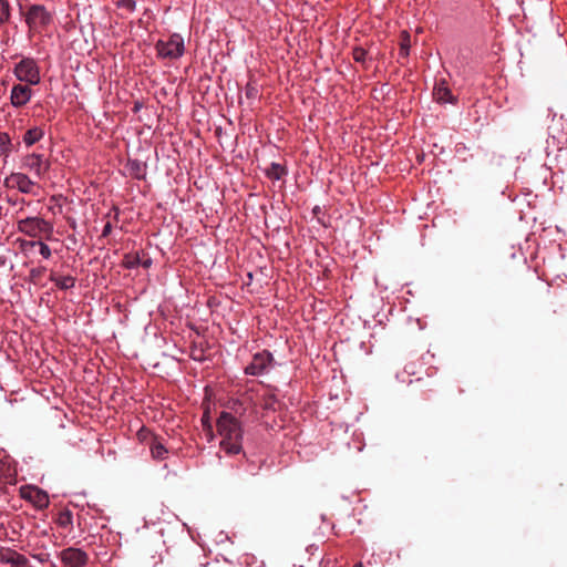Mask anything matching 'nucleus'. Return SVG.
<instances>
[{
  "instance_id": "1",
  "label": "nucleus",
  "mask_w": 567,
  "mask_h": 567,
  "mask_svg": "<svg viewBox=\"0 0 567 567\" xmlns=\"http://www.w3.org/2000/svg\"><path fill=\"white\" fill-rule=\"evenodd\" d=\"M217 430L220 435V449L229 455L240 453L243 431L230 413H221L217 421Z\"/></svg>"
},
{
  "instance_id": "2",
  "label": "nucleus",
  "mask_w": 567,
  "mask_h": 567,
  "mask_svg": "<svg viewBox=\"0 0 567 567\" xmlns=\"http://www.w3.org/2000/svg\"><path fill=\"white\" fill-rule=\"evenodd\" d=\"M17 229L29 237H44L51 239L53 236V225L44 218L34 216L25 217L17 221Z\"/></svg>"
},
{
  "instance_id": "3",
  "label": "nucleus",
  "mask_w": 567,
  "mask_h": 567,
  "mask_svg": "<svg viewBox=\"0 0 567 567\" xmlns=\"http://www.w3.org/2000/svg\"><path fill=\"white\" fill-rule=\"evenodd\" d=\"M53 21V14L43 4H32L25 13V23L31 32H41Z\"/></svg>"
},
{
  "instance_id": "4",
  "label": "nucleus",
  "mask_w": 567,
  "mask_h": 567,
  "mask_svg": "<svg viewBox=\"0 0 567 567\" xmlns=\"http://www.w3.org/2000/svg\"><path fill=\"white\" fill-rule=\"evenodd\" d=\"M13 74L20 82L29 85H38L41 81L40 68L32 58H23L17 63Z\"/></svg>"
},
{
  "instance_id": "5",
  "label": "nucleus",
  "mask_w": 567,
  "mask_h": 567,
  "mask_svg": "<svg viewBox=\"0 0 567 567\" xmlns=\"http://www.w3.org/2000/svg\"><path fill=\"white\" fill-rule=\"evenodd\" d=\"M21 168L32 172L37 178L42 179L50 169V162L42 154L30 153L21 158Z\"/></svg>"
},
{
  "instance_id": "6",
  "label": "nucleus",
  "mask_w": 567,
  "mask_h": 567,
  "mask_svg": "<svg viewBox=\"0 0 567 567\" xmlns=\"http://www.w3.org/2000/svg\"><path fill=\"white\" fill-rule=\"evenodd\" d=\"M4 185L8 188H17L23 194H35V182L24 173H11L4 178Z\"/></svg>"
},
{
  "instance_id": "7",
  "label": "nucleus",
  "mask_w": 567,
  "mask_h": 567,
  "mask_svg": "<svg viewBox=\"0 0 567 567\" xmlns=\"http://www.w3.org/2000/svg\"><path fill=\"white\" fill-rule=\"evenodd\" d=\"M59 557L65 567H84L89 561L87 554L81 548L68 547L60 551Z\"/></svg>"
},
{
  "instance_id": "8",
  "label": "nucleus",
  "mask_w": 567,
  "mask_h": 567,
  "mask_svg": "<svg viewBox=\"0 0 567 567\" xmlns=\"http://www.w3.org/2000/svg\"><path fill=\"white\" fill-rule=\"evenodd\" d=\"M272 363L270 352H258L252 357L251 362L245 368V372L250 375H261L266 373Z\"/></svg>"
},
{
  "instance_id": "9",
  "label": "nucleus",
  "mask_w": 567,
  "mask_h": 567,
  "mask_svg": "<svg viewBox=\"0 0 567 567\" xmlns=\"http://www.w3.org/2000/svg\"><path fill=\"white\" fill-rule=\"evenodd\" d=\"M29 84H14L11 89L10 101L14 107L24 106L32 97Z\"/></svg>"
},
{
  "instance_id": "10",
  "label": "nucleus",
  "mask_w": 567,
  "mask_h": 567,
  "mask_svg": "<svg viewBox=\"0 0 567 567\" xmlns=\"http://www.w3.org/2000/svg\"><path fill=\"white\" fill-rule=\"evenodd\" d=\"M21 495L24 499L31 502L38 508H45L49 505L48 494L35 486H30L21 491Z\"/></svg>"
},
{
  "instance_id": "11",
  "label": "nucleus",
  "mask_w": 567,
  "mask_h": 567,
  "mask_svg": "<svg viewBox=\"0 0 567 567\" xmlns=\"http://www.w3.org/2000/svg\"><path fill=\"white\" fill-rule=\"evenodd\" d=\"M433 96L435 101L440 103H454L455 101V97L453 96L451 90L449 89L444 80L435 84L433 90Z\"/></svg>"
},
{
  "instance_id": "12",
  "label": "nucleus",
  "mask_w": 567,
  "mask_h": 567,
  "mask_svg": "<svg viewBox=\"0 0 567 567\" xmlns=\"http://www.w3.org/2000/svg\"><path fill=\"white\" fill-rule=\"evenodd\" d=\"M43 136H44V130L40 126H34L32 128H29L24 133L22 141L25 144V146L30 147L33 144H35L37 142H39L40 140H42Z\"/></svg>"
},
{
  "instance_id": "13",
  "label": "nucleus",
  "mask_w": 567,
  "mask_h": 567,
  "mask_svg": "<svg viewBox=\"0 0 567 567\" xmlns=\"http://www.w3.org/2000/svg\"><path fill=\"white\" fill-rule=\"evenodd\" d=\"M128 174L134 178H142L145 173V165L136 159H130L126 164Z\"/></svg>"
},
{
  "instance_id": "14",
  "label": "nucleus",
  "mask_w": 567,
  "mask_h": 567,
  "mask_svg": "<svg viewBox=\"0 0 567 567\" xmlns=\"http://www.w3.org/2000/svg\"><path fill=\"white\" fill-rule=\"evenodd\" d=\"M50 280L53 281L55 286L62 290L73 288L75 285V278L72 276L56 277L55 275H51Z\"/></svg>"
},
{
  "instance_id": "15",
  "label": "nucleus",
  "mask_w": 567,
  "mask_h": 567,
  "mask_svg": "<svg viewBox=\"0 0 567 567\" xmlns=\"http://www.w3.org/2000/svg\"><path fill=\"white\" fill-rule=\"evenodd\" d=\"M20 554L10 548H0V564L12 567Z\"/></svg>"
},
{
  "instance_id": "16",
  "label": "nucleus",
  "mask_w": 567,
  "mask_h": 567,
  "mask_svg": "<svg viewBox=\"0 0 567 567\" xmlns=\"http://www.w3.org/2000/svg\"><path fill=\"white\" fill-rule=\"evenodd\" d=\"M158 54L163 58H174L177 55V43L168 42L163 43L159 42L157 44Z\"/></svg>"
},
{
  "instance_id": "17",
  "label": "nucleus",
  "mask_w": 567,
  "mask_h": 567,
  "mask_svg": "<svg viewBox=\"0 0 567 567\" xmlns=\"http://www.w3.org/2000/svg\"><path fill=\"white\" fill-rule=\"evenodd\" d=\"M285 174V167L278 163H271V165L266 169V175L274 181H279Z\"/></svg>"
},
{
  "instance_id": "18",
  "label": "nucleus",
  "mask_w": 567,
  "mask_h": 567,
  "mask_svg": "<svg viewBox=\"0 0 567 567\" xmlns=\"http://www.w3.org/2000/svg\"><path fill=\"white\" fill-rule=\"evenodd\" d=\"M20 251L24 256H30L33 249L37 247V240L17 239Z\"/></svg>"
},
{
  "instance_id": "19",
  "label": "nucleus",
  "mask_w": 567,
  "mask_h": 567,
  "mask_svg": "<svg viewBox=\"0 0 567 567\" xmlns=\"http://www.w3.org/2000/svg\"><path fill=\"white\" fill-rule=\"evenodd\" d=\"M56 523L62 528H70L73 525V516L70 511H63L59 514Z\"/></svg>"
},
{
  "instance_id": "20",
  "label": "nucleus",
  "mask_w": 567,
  "mask_h": 567,
  "mask_svg": "<svg viewBox=\"0 0 567 567\" xmlns=\"http://www.w3.org/2000/svg\"><path fill=\"white\" fill-rule=\"evenodd\" d=\"M123 265L127 269L138 267L141 265V257L138 254H127L124 257Z\"/></svg>"
},
{
  "instance_id": "21",
  "label": "nucleus",
  "mask_w": 567,
  "mask_h": 567,
  "mask_svg": "<svg viewBox=\"0 0 567 567\" xmlns=\"http://www.w3.org/2000/svg\"><path fill=\"white\" fill-rule=\"evenodd\" d=\"M11 17V8L7 0H0V23H6Z\"/></svg>"
},
{
  "instance_id": "22",
  "label": "nucleus",
  "mask_w": 567,
  "mask_h": 567,
  "mask_svg": "<svg viewBox=\"0 0 567 567\" xmlns=\"http://www.w3.org/2000/svg\"><path fill=\"white\" fill-rule=\"evenodd\" d=\"M151 452L153 457L156 460L165 458L166 454L168 453L166 447L161 443L153 444V446L151 447Z\"/></svg>"
},
{
  "instance_id": "23",
  "label": "nucleus",
  "mask_w": 567,
  "mask_h": 567,
  "mask_svg": "<svg viewBox=\"0 0 567 567\" xmlns=\"http://www.w3.org/2000/svg\"><path fill=\"white\" fill-rule=\"evenodd\" d=\"M410 50V34L408 32L402 33L401 45H400V56L406 58L409 55Z\"/></svg>"
},
{
  "instance_id": "24",
  "label": "nucleus",
  "mask_w": 567,
  "mask_h": 567,
  "mask_svg": "<svg viewBox=\"0 0 567 567\" xmlns=\"http://www.w3.org/2000/svg\"><path fill=\"white\" fill-rule=\"evenodd\" d=\"M352 56L355 62L364 64L368 60V52L363 48H354Z\"/></svg>"
},
{
  "instance_id": "25",
  "label": "nucleus",
  "mask_w": 567,
  "mask_h": 567,
  "mask_svg": "<svg viewBox=\"0 0 567 567\" xmlns=\"http://www.w3.org/2000/svg\"><path fill=\"white\" fill-rule=\"evenodd\" d=\"M116 7L120 9H124L128 12H133L136 9L135 0H117Z\"/></svg>"
},
{
  "instance_id": "26",
  "label": "nucleus",
  "mask_w": 567,
  "mask_h": 567,
  "mask_svg": "<svg viewBox=\"0 0 567 567\" xmlns=\"http://www.w3.org/2000/svg\"><path fill=\"white\" fill-rule=\"evenodd\" d=\"M37 247L39 248L40 255L44 259H49L52 256L51 248L42 240H37Z\"/></svg>"
},
{
  "instance_id": "27",
  "label": "nucleus",
  "mask_w": 567,
  "mask_h": 567,
  "mask_svg": "<svg viewBox=\"0 0 567 567\" xmlns=\"http://www.w3.org/2000/svg\"><path fill=\"white\" fill-rule=\"evenodd\" d=\"M45 272L44 267H34L29 271L30 281L37 284L42 275Z\"/></svg>"
},
{
  "instance_id": "28",
  "label": "nucleus",
  "mask_w": 567,
  "mask_h": 567,
  "mask_svg": "<svg viewBox=\"0 0 567 567\" xmlns=\"http://www.w3.org/2000/svg\"><path fill=\"white\" fill-rule=\"evenodd\" d=\"M12 567H33V566L30 564L29 559L25 556L20 554Z\"/></svg>"
},
{
  "instance_id": "29",
  "label": "nucleus",
  "mask_w": 567,
  "mask_h": 567,
  "mask_svg": "<svg viewBox=\"0 0 567 567\" xmlns=\"http://www.w3.org/2000/svg\"><path fill=\"white\" fill-rule=\"evenodd\" d=\"M257 93H258V90H257L256 86H254L251 84H248L246 86V95H247V97H249V99L256 97Z\"/></svg>"
},
{
  "instance_id": "30",
  "label": "nucleus",
  "mask_w": 567,
  "mask_h": 567,
  "mask_svg": "<svg viewBox=\"0 0 567 567\" xmlns=\"http://www.w3.org/2000/svg\"><path fill=\"white\" fill-rule=\"evenodd\" d=\"M111 231H112V225H111V223H110V221H107V223L104 225V227H103L102 236H103V237H106V236H109V235L111 234Z\"/></svg>"
},
{
  "instance_id": "31",
  "label": "nucleus",
  "mask_w": 567,
  "mask_h": 567,
  "mask_svg": "<svg viewBox=\"0 0 567 567\" xmlns=\"http://www.w3.org/2000/svg\"><path fill=\"white\" fill-rule=\"evenodd\" d=\"M152 264V260L150 258H141V266L144 268H148Z\"/></svg>"
},
{
  "instance_id": "32",
  "label": "nucleus",
  "mask_w": 567,
  "mask_h": 567,
  "mask_svg": "<svg viewBox=\"0 0 567 567\" xmlns=\"http://www.w3.org/2000/svg\"><path fill=\"white\" fill-rule=\"evenodd\" d=\"M2 140H6L7 142H9V141H10V138H9L8 134H3V135L1 136V141H2Z\"/></svg>"
},
{
  "instance_id": "33",
  "label": "nucleus",
  "mask_w": 567,
  "mask_h": 567,
  "mask_svg": "<svg viewBox=\"0 0 567 567\" xmlns=\"http://www.w3.org/2000/svg\"><path fill=\"white\" fill-rule=\"evenodd\" d=\"M182 48H183V43H179V51H178L179 55H182Z\"/></svg>"
},
{
  "instance_id": "34",
  "label": "nucleus",
  "mask_w": 567,
  "mask_h": 567,
  "mask_svg": "<svg viewBox=\"0 0 567 567\" xmlns=\"http://www.w3.org/2000/svg\"><path fill=\"white\" fill-rule=\"evenodd\" d=\"M354 567H363V565L361 563H359Z\"/></svg>"
}]
</instances>
